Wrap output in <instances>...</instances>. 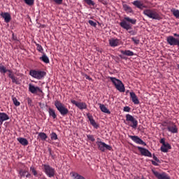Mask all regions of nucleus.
Wrapping results in <instances>:
<instances>
[{"mask_svg": "<svg viewBox=\"0 0 179 179\" xmlns=\"http://www.w3.org/2000/svg\"><path fill=\"white\" fill-rule=\"evenodd\" d=\"M143 13L145 16L153 20H162L163 19L162 13L157 12L156 9H145Z\"/></svg>", "mask_w": 179, "mask_h": 179, "instance_id": "1", "label": "nucleus"}, {"mask_svg": "<svg viewBox=\"0 0 179 179\" xmlns=\"http://www.w3.org/2000/svg\"><path fill=\"white\" fill-rule=\"evenodd\" d=\"M131 24H136V19H132L129 17H124V20L120 23V26L125 30H131L132 29Z\"/></svg>", "mask_w": 179, "mask_h": 179, "instance_id": "2", "label": "nucleus"}, {"mask_svg": "<svg viewBox=\"0 0 179 179\" xmlns=\"http://www.w3.org/2000/svg\"><path fill=\"white\" fill-rule=\"evenodd\" d=\"M29 75L32 78H34V79L41 80L42 79H44V77L47 75V73L41 70H30Z\"/></svg>", "mask_w": 179, "mask_h": 179, "instance_id": "3", "label": "nucleus"}, {"mask_svg": "<svg viewBox=\"0 0 179 179\" xmlns=\"http://www.w3.org/2000/svg\"><path fill=\"white\" fill-rule=\"evenodd\" d=\"M55 106L56 108H57L59 113H60V114L62 115H63V117H65V115L69 114V110H68V108H66L65 107V105H64L62 103H61V101H56L55 102Z\"/></svg>", "mask_w": 179, "mask_h": 179, "instance_id": "4", "label": "nucleus"}, {"mask_svg": "<svg viewBox=\"0 0 179 179\" xmlns=\"http://www.w3.org/2000/svg\"><path fill=\"white\" fill-rule=\"evenodd\" d=\"M109 79L117 90H125V86L124 85V83H122V80L114 77H109Z\"/></svg>", "mask_w": 179, "mask_h": 179, "instance_id": "5", "label": "nucleus"}, {"mask_svg": "<svg viewBox=\"0 0 179 179\" xmlns=\"http://www.w3.org/2000/svg\"><path fill=\"white\" fill-rule=\"evenodd\" d=\"M43 167L45 174L50 178L55 176V170H54L52 167L50 166V165H43Z\"/></svg>", "mask_w": 179, "mask_h": 179, "instance_id": "6", "label": "nucleus"}, {"mask_svg": "<svg viewBox=\"0 0 179 179\" xmlns=\"http://www.w3.org/2000/svg\"><path fill=\"white\" fill-rule=\"evenodd\" d=\"M126 120L130 121V122H132L133 124L131 125V128H134V129H136V127H138V120L134 117V116L127 114L126 115Z\"/></svg>", "mask_w": 179, "mask_h": 179, "instance_id": "7", "label": "nucleus"}, {"mask_svg": "<svg viewBox=\"0 0 179 179\" xmlns=\"http://www.w3.org/2000/svg\"><path fill=\"white\" fill-rule=\"evenodd\" d=\"M154 176L156 177L157 179H171L170 176L167 175V173L162 172V173H159L158 171H156L155 170H152Z\"/></svg>", "mask_w": 179, "mask_h": 179, "instance_id": "8", "label": "nucleus"}, {"mask_svg": "<svg viewBox=\"0 0 179 179\" xmlns=\"http://www.w3.org/2000/svg\"><path fill=\"white\" fill-rule=\"evenodd\" d=\"M137 149L139 150L142 156L152 157V152L149 150L139 146L137 147Z\"/></svg>", "mask_w": 179, "mask_h": 179, "instance_id": "9", "label": "nucleus"}, {"mask_svg": "<svg viewBox=\"0 0 179 179\" xmlns=\"http://www.w3.org/2000/svg\"><path fill=\"white\" fill-rule=\"evenodd\" d=\"M129 138H130V139H131L138 145H143V146H146V143H145L143 140L139 138L138 136H129Z\"/></svg>", "mask_w": 179, "mask_h": 179, "instance_id": "10", "label": "nucleus"}, {"mask_svg": "<svg viewBox=\"0 0 179 179\" xmlns=\"http://www.w3.org/2000/svg\"><path fill=\"white\" fill-rule=\"evenodd\" d=\"M132 5L136 6V8H138V9H140L141 10H143V9H146L148 8V6L143 3L142 1L139 0H136L132 2Z\"/></svg>", "mask_w": 179, "mask_h": 179, "instance_id": "11", "label": "nucleus"}, {"mask_svg": "<svg viewBox=\"0 0 179 179\" xmlns=\"http://www.w3.org/2000/svg\"><path fill=\"white\" fill-rule=\"evenodd\" d=\"M109 45L113 48H115V47H118V45H121V40L112 38L109 39Z\"/></svg>", "mask_w": 179, "mask_h": 179, "instance_id": "12", "label": "nucleus"}, {"mask_svg": "<svg viewBox=\"0 0 179 179\" xmlns=\"http://www.w3.org/2000/svg\"><path fill=\"white\" fill-rule=\"evenodd\" d=\"M71 102L72 103V104H74V106H76V107L80 108V110H85L87 108L86 103L83 102H78L73 99H72Z\"/></svg>", "mask_w": 179, "mask_h": 179, "instance_id": "13", "label": "nucleus"}, {"mask_svg": "<svg viewBox=\"0 0 179 179\" xmlns=\"http://www.w3.org/2000/svg\"><path fill=\"white\" fill-rule=\"evenodd\" d=\"M0 15L1 17H3V19H4V22L6 23H9V22L12 20V17L9 13H1Z\"/></svg>", "mask_w": 179, "mask_h": 179, "instance_id": "14", "label": "nucleus"}, {"mask_svg": "<svg viewBox=\"0 0 179 179\" xmlns=\"http://www.w3.org/2000/svg\"><path fill=\"white\" fill-rule=\"evenodd\" d=\"M8 120H9V115L5 113L0 112V125L3 124V121H8Z\"/></svg>", "mask_w": 179, "mask_h": 179, "instance_id": "15", "label": "nucleus"}, {"mask_svg": "<svg viewBox=\"0 0 179 179\" xmlns=\"http://www.w3.org/2000/svg\"><path fill=\"white\" fill-rule=\"evenodd\" d=\"M19 174L20 176V178H22V177H27V178H30V177H31V174H30L29 171L23 169L20 170Z\"/></svg>", "mask_w": 179, "mask_h": 179, "instance_id": "16", "label": "nucleus"}, {"mask_svg": "<svg viewBox=\"0 0 179 179\" xmlns=\"http://www.w3.org/2000/svg\"><path fill=\"white\" fill-rule=\"evenodd\" d=\"M122 6H123V10H124V12H126V13L127 14L134 13V10L131 6H128V4L123 3Z\"/></svg>", "mask_w": 179, "mask_h": 179, "instance_id": "17", "label": "nucleus"}, {"mask_svg": "<svg viewBox=\"0 0 179 179\" xmlns=\"http://www.w3.org/2000/svg\"><path fill=\"white\" fill-rule=\"evenodd\" d=\"M8 72H9L8 78H10L13 82V83H15L17 85L19 83V81L17 80V77H15V75L12 73V71L8 70Z\"/></svg>", "mask_w": 179, "mask_h": 179, "instance_id": "18", "label": "nucleus"}, {"mask_svg": "<svg viewBox=\"0 0 179 179\" xmlns=\"http://www.w3.org/2000/svg\"><path fill=\"white\" fill-rule=\"evenodd\" d=\"M171 149V145H170V143H166L165 144H164L163 145H162L161 147V150L164 152V153H167V152H169V150Z\"/></svg>", "mask_w": 179, "mask_h": 179, "instance_id": "19", "label": "nucleus"}, {"mask_svg": "<svg viewBox=\"0 0 179 179\" xmlns=\"http://www.w3.org/2000/svg\"><path fill=\"white\" fill-rule=\"evenodd\" d=\"M130 97L134 103L139 104V99H138V96H136V94H135V92H130Z\"/></svg>", "mask_w": 179, "mask_h": 179, "instance_id": "20", "label": "nucleus"}, {"mask_svg": "<svg viewBox=\"0 0 179 179\" xmlns=\"http://www.w3.org/2000/svg\"><path fill=\"white\" fill-rule=\"evenodd\" d=\"M120 52L122 54V55H126V57H134V55H135L134 52L129 50H120Z\"/></svg>", "mask_w": 179, "mask_h": 179, "instance_id": "21", "label": "nucleus"}, {"mask_svg": "<svg viewBox=\"0 0 179 179\" xmlns=\"http://www.w3.org/2000/svg\"><path fill=\"white\" fill-rule=\"evenodd\" d=\"M168 131L169 132H171L172 134H177L178 132V129H177V126L175 124H172V126H169L168 127Z\"/></svg>", "mask_w": 179, "mask_h": 179, "instance_id": "22", "label": "nucleus"}, {"mask_svg": "<svg viewBox=\"0 0 179 179\" xmlns=\"http://www.w3.org/2000/svg\"><path fill=\"white\" fill-rule=\"evenodd\" d=\"M88 119L90 120L91 125H92L94 128H96V129L99 128V124H97L94 119H93V116L88 115Z\"/></svg>", "mask_w": 179, "mask_h": 179, "instance_id": "23", "label": "nucleus"}, {"mask_svg": "<svg viewBox=\"0 0 179 179\" xmlns=\"http://www.w3.org/2000/svg\"><path fill=\"white\" fill-rule=\"evenodd\" d=\"M99 108L101 109V110L102 111V113H105L106 114H111V112L110 111V110H108L107 108V107H106V106H104V104H99Z\"/></svg>", "mask_w": 179, "mask_h": 179, "instance_id": "24", "label": "nucleus"}, {"mask_svg": "<svg viewBox=\"0 0 179 179\" xmlns=\"http://www.w3.org/2000/svg\"><path fill=\"white\" fill-rule=\"evenodd\" d=\"M18 142L22 145V146H27L29 145V141L24 138H17Z\"/></svg>", "mask_w": 179, "mask_h": 179, "instance_id": "25", "label": "nucleus"}, {"mask_svg": "<svg viewBox=\"0 0 179 179\" xmlns=\"http://www.w3.org/2000/svg\"><path fill=\"white\" fill-rule=\"evenodd\" d=\"M98 146H99V150H101V152L106 151V143L99 141L98 143Z\"/></svg>", "mask_w": 179, "mask_h": 179, "instance_id": "26", "label": "nucleus"}, {"mask_svg": "<svg viewBox=\"0 0 179 179\" xmlns=\"http://www.w3.org/2000/svg\"><path fill=\"white\" fill-rule=\"evenodd\" d=\"M39 59H41V61H43V62H45V64H50V59L45 54H43V56L39 58Z\"/></svg>", "mask_w": 179, "mask_h": 179, "instance_id": "27", "label": "nucleus"}, {"mask_svg": "<svg viewBox=\"0 0 179 179\" xmlns=\"http://www.w3.org/2000/svg\"><path fill=\"white\" fill-rule=\"evenodd\" d=\"M49 115L50 117H52V118L54 120H55V118H57V114L55 113V110H54V109L49 108Z\"/></svg>", "mask_w": 179, "mask_h": 179, "instance_id": "28", "label": "nucleus"}, {"mask_svg": "<svg viewBox=\"0 0 179 179\" xmlns=\"http://www.w3.org/2000/svg\"><path fill=\"white\" fill-rule=\"evenodd\" d=\"M12 100L14 106H15L16 107H19V106H20V102L17 101V99L15 97V95H12Z\"/></svg>", "mask_w": 179, "mask_h": 179, "instance_id": "29", "label": "nucleus"}, {"mask_svg": "<svg viewBox=\"0 0 179 179\" xmlns=\"http://www.w3.org/2000/svg\"><path fill=\"white\" fill-rule=\"evenodd\" d=\"M171 12H172L173 16H175V17H176V19H179V10L173 9V10H171Z\"/></svg>", "mask_w": 179, "mask_h": 179, "instance_id": "30", "label": "nucleus"}, {"mask_svg": "<svg viewBox=\"0 0 179 179\" xmlns=\"http://www.w3.org/2000/svg\"><path fill=\"white\" fill-rule=\"evenodd\" d=\"M84 1L87 5H89V6H94V5H96V3H94L93 0H84Z\"/></svg>", "mask_w": 179, "mask_h": 179, "instance_id": "31", "label": "nucleus"}, {"mask_svg": "<svg viewBox=\"0 0 179 179\" xmlns=\"http://www.w3.org/2000/svg\"><path fill=\"white\" fill-rule=\"evenodd\" d=\"M24 1L28 6H33L34 5V0H24Z\"/></svg>", "mask_w": 179, "mask_h": 179, "instance_id": "32", "label": "nucleus"}, {"mask_svg": "<svg viewBox=\"0 0 179 179\" xmlns=\"http://www.w3.org/2000/svg\"><path fill=\"white\" fill-rule=\"evenodd\" d=\"M29 90H40V88L38 87L34 86L33 84H29Z\"/></svg>", "mask_w": 179, "mask_h": 179, "instance_id": "33", "label": "nucleus"}, {"mask_svg": "<svg viewBox=\"0 0 179 179\" xmlns=\"http://www.w3.org/2000/svg\"><path fill=\"white\" fill-rule=\"evenodd\" d=\"M9 70H6L5 66L0 65V72L1 73H6Z\"/></svg>", "mask_w": 179, "mask_h": 179, "instance_id": "34", "label": "nucleus"}, {"mask_svg": "<svg viewBox=\"0 0 179 179\" xmlns=\"http://www.w3.org/2000/svg\"><path fill=\"white\" fill-rule=\"evenodd\" d=\"M36 50L39 52H43L44 51V49L43 48V46H41V45H40L38 43H36Z\"/></svg>", "mask_w": 179, "mask_h": 179, "instance_id": "35", "label": "nucleus"}, {"mask_svg": "<svg viewBox=\"0 0 179 179\" xmlns=\"http://www.w3.org/2000/svg\"><path fill=\"white\" fill-rule=\"evenodd\" d=\"M27 103L29 107H33V100L30 97L26 98Z\"/></svg>", "mask_w": 179, "mask_h": 179, "instance_id": "36", "label": "nucleus"}, {"mask_svg": "<svg viewBox=\"0 0 179 179\" xmlns=\"http://www.w3.org/2000/svg\"><path fill=\"white\" fill-rule=\"evenodd\" d=\"M50 138H51L52 141H57V139H58V136L57 135L56 133L52 132L50 134Z\"/></svg>", "mask_w": 179, "mask_h": 179, "instance_id": "37", "label": "nucleus"}, {"mask_svg": "<svg viewBox=\"0 0 179 179\" xmlns=\"http://www.w3.org/2000/svg\"><path fill=\"white\" fill-rule=\"evenodd\" d=\"M38 136H40L41 139L45 141L47 138V134L45 133H39Z\"/></svg>", "mask_w": 179, "mask_h": 179, "instance_id": "38", "label": "nucleus"}, {"mask_svg": "<svg viewBox=\"0 0 179 179\" xmlns=\"http://www.w3.org/2000/svg\"><path fill=\"white\" fill-rule=\"evenodd\" d=\"M132 41L134 43V44L138 45L140 43V40L138 39L136 37H132L131 38Z\"/></svg>", "mask_w": 179, "mask_h": 179, "instance_id": "39", "label": "nucleus"}, {"mask_svg": "<svg viewBox=\"0 0 179 179\" xmlns=\"http://www.w3.org/2000/svg\"><path fill=\"white\" fill-rule=\"evenodd\" d=\"M89 24H90V26H92V27H96V26H97V23L94 22L93 20H90L88 21Z\"/></svg>", "mask_w": 179, "mask_h": 179, "instance_id": "40", "label": "nucleus"}, {"mask_svg": "<svg viewBox=\"0 0 179 179\" xmlns=\"http://www.w3.org/2000/svg\"><path fill=\"white\" fill-rule=\"evenodd\" d=\"M87 138L89 141H91V142H94L96 139H94V136L93 135H87Z\"/></svg>", "mask_w": 179, "mask_h": 179, "instance_id": "41", "label": "nucleus"}, {"mask_svg": "<svg viewBox=\"0 0 179 179\" xmlns=\"http://www.w3.org/2000/svg\"><path fill=\"white\" fill-rule=\"evenodd\" d=\"M30 171H31V173L34 174V176H37V171H36V169H34V167L31 166V167H30Z\"/></svg>", "mask_w": 179, "mask_h": 179, "instance_id": "42", "label": "nucleus"}, {"mask_svg": "<svg viewBox=\"0 0 179 179\" xmlns=\"http://www.w3.org/2000/svg\"><path fill=\"white\" fill-rule=\"evenodd\" d=\"M123 111L129 113V111H131V108L129 106H125L124 107Z\"/></svg>", "mask_w": 179, "mask_h": 179, "instance_id": "43", "label": "nucleus"}, {"mask_svg": "<svg viewBox=\"0 0 179 179\" xmlns=\"http://www.w3.org/2000/svg\"><path fill=\"white\" fill-rule=\"evenodd\" d=\"M38 94L37 96H39L40 97H43L44 96V93L43 92V90H37Z\"/></svg>", "mask_w": 179, "mask_h": 179, "instance_id": "44", "label": "nucleus"}, {"mask_svg": "<svg viewBox=\"0 0 179 179\" xmlns=\"http://www.w3.org/2000/svg\"><path fill=\"white\" fill-rule=\"evenodd\" d=\"M12 38H13V40H14V41H19V40L17 39V36L16 35H15V34H13V33L12 34Z\"/></svg>", "mask_w": 179, "mask_h": 179, "instance_id": "45", "label": "nucleus"}, {"mask_svg": "<svg viewBox=\"0 0 179 179\" xmlns=\"http://www.w3.org/2000/svg\"><path fill=\"white\" fill-rule=\"evenodd\" d=\"M105 149H106V150H111V149H113V147H111V145L105 144Z\"/></svg>", "mask_w": 179, "mask_h": 179, "instance_id": "46", "label": "nucleus"}, {"mask_svg": "<svg viewBox=\"0 0 179 179\" xmlns=\"http://www.w3.org/2000/svg\"><path fill=\"white\" fill-rule=\"evenodd\" d=\"M153 159L157 162V163H161L160 159H159V158H157L155 155H153Z\"/></svg>", "mask_w": 179, "mask_h": 179, "instance_id": "47", "label": "nucleus"}, {"mask_svg": "<svg viewBox=\"0 0 179 179\" xmlns=\"http://www.w3.org/2000/svg\"><path fill=\"white\" fill-rule=\"evenodd\" d=\"M55 3H57V5H61L62 3V1L64 0H53Z\"/></svg>", "mask_w": 179, "mask_h": 179, "instance_id": "48", "label": "nucleus"}, {"mask_svg": "<svg viewBox=\"0 0 179 179\" xmlns=\"http://www.w3.org/2000/svg\"><path fill=\"white\" fill-rule=\"evenodd\" d=\"M160 143H162V145H165L166 143H166V138H162V139L160 140Z\"/></svg>", "mask_w": 179, "mask_h": 179, "instance_id": "49", "label": "nucleus"}, {"mask_svg": "<svg viewBox=\"0 0 179 179\" xmlns=\"http://www.w3.org/2000/svg\"><path fill=\"white\" fill-rule=\"evenodd\" d=\"M129 33L131 34V36H135L136 34V32H135L134 30L129 31Z\"/></svg>", "mask_w": 179, "mask_h": 179, "instance_id": "50", "label": "nucleus"}, {"mask_svg": "<svg viewBox=\"0 0 179 179\" xmlns=\"http://www.w3.org/2000/svg\"><path fill=\"white\" fill-rule=\"evenodd\" d=\"M31 93H32L33 94H36L37 96L38 94V92L37 90H30Z\"/></svg>", "mask_w": 179, "mask_h": 179, "instance_id": "51", "label": "nucleus"}, {"mask_svg": "<svg viewBox=\"0 0 179 179\" xmlns=\"http://www.w3.org/2000/svg\"><path fill=\"white\" fill-rule=\"evenodd\" d=\"M151 163L153 164V166H159V164H157V162L155 161L151 160Z\"/></svg>", "mask_w": 179, "mask_h": 179, "instance_id": "52", "label": "nucleus"}, {"mask_svg": "<svg viewBox=\"0 0 179 179\" xmlns=\"http://www.w3.org/2000/svg\"><path fill=\"white\" fill-rule=\"evenodd\" d=\"M85 79H87L88 80H92V78H90V76H87V74L85 75Z\"/></svg>", "mask_w": 179, "mask_h": 179, "instance_id": "53", "label": "nucleus"}, {"mask_svg": "<svg viewBox=\"0 0 179 179\" xmlns=\"http://www.w3.org/2000/svg\"><path fill=\"white\" fill-rule=\"evenodd\" d=\"M39 107H41V108H44V107H45V104L42 103H39Z\"/></svg>", "mask_w": 179, "mask_h": 179, "instance_id": "54", "label": "nucleus"}, {"mask_svg": "<svg viewBox=\"0 0 179 179\" xmlns=\"http://www.w3.org/2000/svg\"><path fill=\"white\" fill-rule=\"evenodd\" d=\"M173 36H174V37H178L179 38V34H174Z\"/></svg>", "mask_w": 179, "mask_h": 179, "instance_id": "55", "label": "nucleus"}, {"mask_svg": "<svg viewBox=\"0 0 179 179\" xmlns=\"http://www.w3.org/2000/svg\"><path fill=\"white\" fill-rule=\"evenodd\" d=\"M120 58H122V59H125V57H122V56H120Z\"/></svg>", "mask_w": 179, "mask_h": 179, "instance_id": "56", "label": "nucleus"}, {"mask_svg": "<svg viewBox=\"0 0 179 179\" xmlns=\"http://www.w3.org/2000/svg\"><path fill=\"white\" fill-rule=\"evenodd\" d=\"M120 92H122V93H124L125 90H120Z\"/></svg>", "mask_w": 179, "mask_h": 179, "instance_id": "57", "label": "nucleus"}]
</instances>
